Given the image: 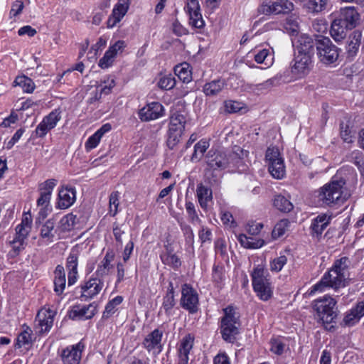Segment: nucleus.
I'll return each mask as SVG.
<instances>
[{
  "label": "nucleus",
  "mask_w": 364,
  "mask_h": 364,
  "mask_svg": "<svg viewBox=\"0 0 364 364\" xmlns=\"http://www.w3.org/2000/svg\"><path fill=\"white\" fill-rule=\"evenodd\" d=\"M345 184L346 181L343 178L333 177L316 191L318 200L328 206L343 203L346 200V197L343 196Z\"/></svg>",
  "instance_id": "obj_1"
},
{
  "label": "nucleus",
  "mask_w": 364,
  "mask_h": 364,
  "mask_svg": "<svg viewBox=\"0 0 364 364\" xmlns=\"http://www.w3.org/2000/svg\"><path fill=\"white\" fill-rule=\"evenodd\" d=\"M254 291L259 299L268 301L273 295V286L268 270L262 264L255 266L250 273Z\"/></svg>",
  "instance_id": "obj_2"
},
{
  "label": "nucleus",
  "mask_w": 364,
  "mask_h": 364,
  "mask_svg": "<svg viewBox=\"0 0 364 364\" xmlns=\"http://www.w3.org/2000/svg\"><path fill=\"white\" fill-rule=\"evenodd\" d=\"M349 265V259L347 257H341L336 260L330 270L323 274L331 288L337 289L346 287Z\"/></svg>",
  "instance_id": "obj_3"
},
{
  "label": "nucleus",
  "mask_w": 364,
  "mask_h": 364,
  "mask_svg": "<svg viewBox=\"0 0 364 364\" xmlns=\"http://www.w3.org/2000/svg\"><path fill=\"white\" fill-rule=\"evenodd\" d=\"M316 46L318 57L323 63L332 64L338 58V48L333 44L330 38L321 37L317 39Z\"/></svg>",
  "instance_id": "obj_4"
},
{
  "label": "nucleus",
  "mask_w": 364,
  "mask_h": 364,
  "mask_svg": "<svg viewBox=\"0 0 364 364\" xmlns=\"http://www.w3.org/2000/svg\"><path fill=\"white\" fill-rule=\"evenodd\" d=\"M337 301L329 295H324L314 300L312 308L320 318H336L338 316Z\"/></svg>",
  "instance_id": "obj_5"
},
{
  "label": "nucleus",
  "mask_w": 364,
  "mask_h": 364,
  "mask_svg": "<svg viewBox=\"0 0 364 364\" xmlns=\"http://www.w3.org/2000/svg\"><path fill=\"white\" fill-rule=\"evenodd\" d=\"M266 159L269 163V171L277 179H281L285 175V166L280 154L276 148H268L266 152Z\"/></svg>",
  "instance_id": "obj_6"
},
{
  "label": "nucleus",
  "mask_w": 364,
  "mask_h": 364,
  "mask_svg": "<svg viewBox=\"0 0 364 364\" xmlns=\"http://www.w3.org/2000/svg\"><path fill=\"white\" fill-rule=\"evenodd\" d=\"M312 67V56L295 54L294 64L291 67V78L301 79L306 76Z\"/></svg>",
  "instance_id": "obj_7"
},
{
  "label": "nucleus",
  "mask_w": 364,
  "mask_h": 364,
  "mask_svg": "<svg viewBox=\"0 0 364 364\" xmlns=\"http://www.w3.org/2000/svg\"><path fill=\"white\" fill-rule=\"evenodd\" d=\"M61 119V111L60 109H55L48 115L45 116L38 124L35 130L36 137L43 138L47 133L54 129L58 122Z\"/></svg>",
  "instance_id": "obj_8"
},
{
  "label": "nucleus",
  "mask_w": 364,
  "mask_h": 364,
  "mask_svg": "<svg viewBox=\"0 0 364 364\" xmlns=\"http://www.w3.org/2000/svg\"><path fill=\"white\" fill-rule=\"evenodd\" d=\"M165 115V108L159 102L147 103L138 112V117L142 122H150Z\"/></svg>",
  "instance_id": "obj_9"
},
{
  "label": "nucleus",
  "mask_w": 364,
  "mask_h": 364,
  "mask_svg": "<svg viewBox=\"0 0 364 364\" xmlns=\"http://www.w3.org/2000/svg\"><path fill=\"white\" fill-rule=\"evenodd\" d=\"M181 304L190 313L196 312L198 309V296L196 290L189 284L182 286Z\"/></svg>",
  "instance_id": "obj_10"
},
{
  "label": "nucleus",
  "mask_w": 364,
  "mask_h": 364,
  "mask_svg": "<svg viewBox=\"0 0 364 364\" xmlns=\"http://www.w3.org/2000/svg\"><path fill=\"white\" fill-rule=\"evenodd\" d=\"M80 298L87 301L97 296L103 287V282L98 277H90L80 285Z\"/></svg>",
  "instance_id": "obj_11"
},
{
  "label": "nucleus",
  "mask_w": 364,
  "mask_h": 364,
  "mask_svg": "<svg viewBox=\"0 0 364 364\" xmlns=\"http://www.w3.org/2000/svg\"><path fill=\"white\" fill-rule=\"evenodd\" d=\"M84 348L85 345L80 341L75 345L63 349L60 353L63 364H79Z\"/></svg>",
  "instance_id": "obj_12"
},
{
  "label": "nucleus",
  "mask_w": 364,
  "mask_h": 364,
  "mask_svg": "<svg viewBox=\"0 0 364 364\" xmlns=\"http://www.w3.org/2000/svg\"><path fill=\"white\" fill-rule=\"evenodd\" d=\"M229 153L210 149L206 156V163L213 170L224 169L228 168Z\"/></svg>",
  "instance_id": "obj_13"
},
{
  "label": "nucleus",
  "mask_w": 364,
  "mask_h": 364,
  "mask_svg": "<svg viewBox=\"0 0 364 364\" xmlns=\"http://www.w3.org/2000/svg\"><path fill=\"white\" fill-rule=\"evenodd\" d=\"M294 9V4L289 0H277L269 4H262L261 11L263 14H287Z\"/></svg>",
  "instance_id": "obj_14"
},
{
  "label": "nucleus",
  "mask_w": 364,
  "mask_h": 364,
  "mask_svg": "<svg viewBox=\"0 0 364 364\" xmlns=\"http://www.w3.org/2000/svg\"><path fill=\"white\" fill-rule=\"evenodd\" d=\"M126 47L125 42L123 41H118L112 46H109V49L105 52L104 56L100 60L98 65L102 68H108L110 67L114 60V58L119 54L122 53Z\"/></svg>",
  "instance_id": "obj_15"
},
{
  "label": "nucleus",
  "mask_w": 364,
  "mask_h": 364,
  "mask_svg": "<svg viewBox=\"0 0 364 364\" xmlns=\"http://www.w3.org/2000/svg\"><path fill=\"white\" fill-rule=\"evenodd\" d=\"M343 23L353 29L356 27L360 20V14L355 7L348 6L341 8L336 16Z\"/></svg>",
  "instance_id": "obj_16"
},
{
  "label": "nucleus",
  "mask_w": 364,
  "mask_h": 364,
  "mask_svg": "<svg viewBox=\"0 0 364 364\" xmlns=\"http://www.w3.org/2000/svg\"><path fill=\"white\" fill-rule=\"evenodd\" d=\"M186 10L189 15V23L196 28H202L205 21L200 13V5L198 0H189L186 5Z\"/></svg>",
  "instance_id": "obj_17"
},
{
  "label": "nucleus",
  "mask_w": 364,
  "mask_h": 364,
  "mask_svg": "<svg viewBox=\"0 0 364 364\" xmlns=\"http://www.w3.org/2000/svg\"><path fill=\"white\" fill-rule=\"evenodd\" d=\"M240 323L239 320H222L221 333L223 338L229 343H233L239 333Z\"/></svg>",
  "instance_id": "obj_18"
},
{
  "label": "nucleus",
  "mask_w": 364,
  "mask_h": 364,
  "mask_svg": "<svg viewBox=\"0 0 364 364\" xmlns=\"http://www.w3.org/2000/svg\"><path fill=\"white\" fill-rule=\"evenodd\" d=\"M129 0L118 1L114 6L112 15L107 20L108 28H113L123 18L129 9Z\"/></svg>",
  "instance_id": "obj_19"
},
{
  "label": "nucleus",
  "mask_w": 364,
  "mask_h": 364,
  "mask_svg": "<svg viewBox=\"0 0 364 364\" xmlns=\"http://www.w3.org/2000/svg\"><path fill=\"white\" fill-rule=\"evenodd\" d=\"M295 48V54L306 55L313 57L314 41L306 35H301L296 40H292Z\"/></svg>",
  "instance_id": "obj_20"
},
{
  "label": "nucleus",
  "mask_w": 364,
  "mask_h": 364,
  "mask_svg": "<svg viewBox=\"0 0 364 364\" xmlns=\"http://www.w3.org/2000/svg\"><path fill=\"white\" fill-rule=\"evenodd\" d=\"M97 311V306L94 304L89 305H75L69 311V318L84 317V318H92Z\"/></svg>",
  "instance_id": "obj_21"
},
{
  "label": "nucleus",
  "mask_w": 364,
  "mask_h": 364,
  "mask_svg": "<svg viewBox=\"0 0 364 364\" xmlns=\"http://www.w3.org/2000/svg\"><path fill=\"white\" fill-rule=\"evenodd\" d=\"M161 337L162 333L155 329L145 338L143 343L144 348L154 354L159 353L161 351Z\"/></svg>",
  "instance_id": "obj_22"
},
{
  "label": "nucleus",
  "mask_w": 364,
  "mask_h": 364,
  "mask_svg": "<svg viewBox=\"0 0 364 364\" xmlns=\"http://www.w3.org/2000/svg\"><path fill=\"white\" fill-rule=\"evenodd\" d=\"M244 156H247V151H244L240 147L229 153L228 161H230L228 167L235 168L239 172H244L247 170V166L243 161Z\"/></svg>",
  "instance_id": "obj_23"
},
{
  "label": "nucleus",
  "mask_w": 364,
  "mask_h": 364,
  "mask_svg": "<svg viewBox=\"0 0 364 364\" xmlns=\"http://www.w3.org/2000/svg\"><path fill=\"white\" fill-rule=\"evenodd\" d=\"M76 192L73 188H62L58 193L57 207L60 209L70 208L75 201Z\"/></svg>",
  "instance_id": "obj_24"
},
{
  "label": "nucleus",
  "mask_w": 364,
  "mask_h": 364,
  "mask_svg": "<svg viewBox=\"0 0 364 364\" xmlns=\"http://www.w3.org/2000/svg\"><path fill=\"white\" fill-rule=\"evenodd\" d=\"M53 284L55 293L60 296L63 294L66 285V277L64 267L58 264L53 272Z\"/></svg>",
  "instance_id": "obj_25"
},
{
  "label": "nucleus",
  "mask_w": 364,
  "mask_h": 364,
  "mask_svg": "<svg viewBox=\"0 0 364 364\" xmlns=\"http://www.w3.org/2000/svg\"><path fill=\"white\" fill-rule=\"evenodd\" d=\"M193 346V338L190 335L186 336L181 341L178 349V364H188V355Z\"/></svg>",
  "instance_id": "obj_26"
},
{
  "label": "nucleus",
  "mask_w": 364,
  "mask_h": 364,
  "mask_svg": "<svg viewBox=\"0 0 364 364\" xmlns=\"http://www.w3.org/2000/svg\"><path fill=\"white\" fill-rule=\"evenodd\" d=\"M252 53L255 60L257 63H262L267 67H269L273 64L274 53L272 49L255 48Z\"/></svg>",
  "instance_id": "obj_27"
},
{
  "label": "nucleus",
  "mask_w": 364,
  "mask_h": 364,
  "mask_svg": "<svg viewBox=\"0 0 364 364\" xmlns=\"http://www.w3.org/2000/svg\"><path fill=\"white\" fill-rule=\"evenodd\" d=\"M225 86V80L220 79L213 80L203 85V92L208 97H215L222 92Z\"/></svg>",
  "instance_id": "obj_28"
},
{
  "label": "nucleus",
  "mask_w": 364,
  "mask_h": 364,
  "mask_svg": "<svg viewBox=\"0 0 364 364\" xmlns=\"http://www.w3.org/2000/svg\"><path fill=\"white\" fill-rule=\"evenodd\" d=\"M330 220L331 217L326 214L318 215L311 223V228L312 232L317 236L321 235L330 223Z\"/></svg>",
  "instance_id": "obj_29"
},
{
  "label": "nucleus",
  "mask_w": 364,
  "mask_h": 364,
  "mask_svg": "<svg viewBox=\"0 0 364 364\" xmlns=\"http://www.w3.org/2000/svg\"><path fill=\"white\" fill-rule=\"evenodd\" d=\"M348 29V26L336 18L331 23V35L336 41H340L346 37Z\"/></svg>",
  "instance_id": "obj_30"
},
{
  "label": "nucleus",
  "mask_w": 364,
  "mask_h": 364,
  "mask_svg": "<svg viewBox=\"0 0 364 364\" xmlns=\"http://www.w3.org/2000/svg\"><path fill=\"white\" fill-rule=\"evenodd\" d=\"M362 33L359 31H354L350 36L346 46V50L349 56H354L359 50L361 43Z\"/></svg>",
  "instance_id": "obj_31"
},
{
  "label": "nucleus",
  "mask_w": 364,
  "mask_h": 364,
  "mask_svg": "<svg viewBox=\"0 0 364 364\" xmlns=\"http://www.w3.org/2000/svg\"><path fill=\"white\" fill-rule=\"evenodd\" d=\"M114 259V254L112 251H107L99 264L96 270V274L98 276H103L108 274L109 271L112 269V262Z\"/></svg>",
  "instance_id": "obj_32"
},
{
  "label": "nucleus",
  "mask_w": 364,
  "mask_h": 364,
  "mask_svg": "<svg viewBox=\"0 0 364 364\" xmlns=\"http://www.w3.org/2000/svg\"><path fill=\"white\" fill-rule=\"evenodd\" d=\"M196 193L200 205L203 209H206L208 202L213 199L212 190L203 184H199L197 187Z\"/></svg>",
  "instance_id": "obj_33"
},
{
  "label": "nucleus",
  "mask_w": 364,
  "mask_h": 364,
  "mask_svg": "<svg viewBox=\"0 0 364 364\" xmlns=\"http://www.w3.org/2000/svg\"><path fill=\"white\" fill-rule=\"evenodd\" d=\"M184 129L168 125L166 144L169 149H173L179 143Z\"/></svg>",
  "instance_id": "obj_34"
},
{
  "label": "nucleus",
  "mask_w": 364,
  "mask_h": 364,
  "mask_svg": "<svg viewBox=\"0 0 364 364\" xmlns=\"http://www.w3.org/2000/svg\"><path fill=\"white\" fill-rule=\"evenodd\" d=\"M50 199L51 196H48V194L40 193V197L37 200V206L39 208V215L43 218H46L52 210Z\"/></svg>",
  "instance_id": "obj_35"
},
{
  "label": "nucleus",
  "mask_w": 364,
  "mask_h": 364,
  "mask_svg": "<svg viewBox=\"0 0 364 364\" xmlns=\"http://www.w3.org/2000/svg\"><path fill=\"white\" fill-rule=\"evenodd\" d=\"M328 0H304V6L309 13L318 14L326 9Z\"/></svg>",
  "instance_id": "obj_36"
},
{
  "label": "nucleus",
  "mask_w": 364,
  "mask_h": 364,
  "mask_svg": "<svg viewBox=\"0 0 364 364\" xmlns=\"http://www.w3.org/2000/svg\"><path fill=\"white\" fill-rule=\"evenodd\" d=\"M23 330L21 332L16 338V348H21L32 343V330L30 327L23 325Z\"/></svg>",
  "instance_id": "obj_37"
},
{
  "label": "nucleus",
  "mask_w": 364,
  "mask_h": 364,
  "mask_svg": "<svg viewBox=\"0 0 364 364\" xmlns=\"http://www.w3.org/2000/svg\"><path fill=\"white\" fill-rule=\"evenodd\" d=\"M175 74L184 83H188L192 80V73L190 65L184 63L176 65L174 68Z\"/></svg>",
  "instance_id": "obj_38"
},
{
  "label": "nucleus",
  "mask_w": 364,
  "mask_h": 364,
  "mask_svg": "<svg viewBox=\"0 0 364 364\" xmlns=\"http://www.w3.org/2000/svg\"><path fill=\"white\" fill-rule=\"evenodd\" d=\"M14 82L16 86L21 87L23 91L27 93L33 92L36 87L33 80L25 75L16 77Z\"/></svg>",
  "instance_id": "obj_39"
},
{
  "label": "nucleus",
  "mask_w": 364,
  "mask_h": 364,
  "mask_svg": "<svg viewBox=\"0 0 364 364\" xmlns=\"http://www.w3.org/2000/svg\"><path fill=\"white\" fill-rule=\"evenodd\" d=\"M273 205L277 210L284 213H289L293 209V205L289 199L282 195L275 196Z\"/></svg>",
  "instance_id": "obj_40"
},
{
  "label": "nucleus",
  "mask_w": 364,
  "mask_h": 364,
  "mask_svg": "<svg viewBox=\"0 0 364 364\" xmlns=\"http://www.w3.org/2000/svg\"><path fill=\"white\" fill-rule=\"evenodd\" d=\"M209 146V141L206 139H203L197 142L194 146V151L192 154L191 160L193 161H199L203 156Z\"/></svg>",
  "instance_id": "obj_41"
},
{
  "label": "nucleus",
  "mask_w": 364,
  "mask_h": 364,
  "mask_svg": "<svg viewBox=\"0 0 364 364\" xmlns=\"http://www.w3.org/2000/svg\"><path fill=\"white\" fill-rule=\"evenodd\" d=\"M170 126L173 127H178L180 129H185V125L187 120L186 114L184 112H173L170 116Z\"/></svg>",
  "instance_id": "obj_42"
},
{
  "label": "nucleus",
  "mask_w": 364,
  "mask_h": 364,
  "mask_svg": "<svg viewBox=\"0 0 364 364\" xmlns=\"http://www.w3.org/2000/svg\"><path fill=\"white\" fill-rule=\"evenodd\" d=\"M283 27L290 35L297 34L299 28L298 17L295 16L287 17L283 23Z\"/></svg>",
  "instance_id": "obj_43"
},
{
  "label": "nucleus",
  "mask_w": 364,
  "mask_h": 364,
  "mask_svg": "<svg viewBox=\"0 0 364 364\" xmlns=\"http://www.w3.org/2000/svg\"><path fill=\"white\" fill-rule=\"evenodd\" d=\"M161 259L162 262L173 269H178L181 265L180 258L175 254L171 252H167L163 255H161Z\"/></svg>",
  "instance_id": "obj_44"
},
{
  "label": "nucleus",
  "mask_w": 364,
  "mask_h": 364,
  "mask_svg": "<svg viewBox=\"0 0 364 364\" xmlns=\"http://www.w3.org/2000/svg\"><path fill=\"white\" fill-rule=\"evenodd\" d=\"M76 219V215L73 213L67 214L60 219L59 228L63 232L70 231L75 227Z\"/></svg>",
  "instance_id": "obj_45"
},
{
  "label": "nucleus",
  "mask_w": 364,
  "mask_h": 364,
  "mask_svg": "<svg viewBox=\"0 0 364 364\" xmlns=\"http://www.w3.org/2000/svg\"><path fill=\"white\" fill-rule=\"evenodd\" d=\"M115 80L112 77H106L103 80L100 82V83L97 86V89H99L104 95H107L111 93L112 90L115 86Z\"/></svg>",
  "instance_id": "obj_46"
},
{
  "label": "nucleus",
  "mask_w": 364,
  "mask_h": 364,
  "mask_svg": "<svg viewBox=\"0 0 364 364\" xmlns=\"http://www.w3.org/2000/svg\"><path fill=\"white\" fill-rule=\"evenodd\" d=\"M180 228L185 237L186 244L189 247H193L194 244V233L193 229L189 225L185 223H181Z\"/></svg>",
  "instance_id": "obj_47"
},
{
  "label": "nucleus",
  "mask_w": 364,
  "mask_h": 364,
  "mask_svg": "<svg viewBox=\"0 0 364 364\" xmlns=\"http://www.w3.org/2000/svg\"><path fill=\"white\" fill-rule=\"evenodd\" d=\"M175 304L174 288L172 282L168 284V292L164 298L163 307L167 312L171 309Z\"/></svg>",
  "instance_id": "obj_48"
},
{
  "label": "nucleus",
  "mask_w": 364,
  "mask_h": 364,
  "mask_svg": "<svg viewBox=\"0 0 364 364\" xmlns=\"http://www.w3.org/2000/svg\"><path fill=\"white\" fill-rule=\"evenodd\" d=\"M55 227V223L51 220H47L41 227V235L43 238L47 239L48 241H51L53 235V230Z\"/></svg>",
  "instance_id": "obj_49"
},
{
  "label": "nucleus",
  "mask_w": 364,
  "mask_h": 364,
  "mask_svg": "<svg viewBox=\"0 0 364 364\" xmlns=\"http://www.w3.org/2000/svg\"><path fill=\"white\" fill-rule=\"evenodd\" d=\"M289 221L287 219H283L279 221L274 226L272 231V237L278 238L282 236L289 229Z\"/></svg>",
  "instance_id": "obj_50"
},
{
  "label": "nucleus",
  "mask_w": 364,
  "mask_h": 364,
  "mask_svg": "<svg viewBox=\"0 0 364 364\" xmlns=\"http://www.w3.org/2000/svg\"><path fill=\"white\" fill-rule=\"evenodd\" d=\"M57 183L58 181L56 179L51 178L40 183L38 186L40 193L48 194V196H51L52 192L56 186Z\"/></svg>",
  "instance_id": "obj_51"
},
{
  "label": "nucleus",
  "mask_w": 364,
  "mask_h": 364,
  "mask_svg": "<svg viewBox=\"0 0 364 364\" xmlns=\"http://www.w3.org/2000/svg\"><path fill=\"white\" fill-rule=\"evenodd\" d=\"M120 193L118 191L112 192L109 196V213L112 216H115L118 213V207L119 205Z\"/></svg>",
  "instance_id": "obj_52"
},
{
  "label": "nucleus",
  "mask_w": 364,
  "mask_h": 364,
  "mask_svg": "<svg viewBox=\"0 0 364 364\" xmlns=\"http://www.w3.org/2000/svg\"><path fill=\"white\" fill-rule=\"evenodd\" d=\"M53 326V320H35L34 331L41 334L50 331Z\"/></svg>",
  "instance_id": "obj_53"
},
{
  "label": "nucleus",
  "mask_w": 364,
  "mask_h": 364,
  "mask_svg": "<svg viewBox=\"0 0 364 364\" xmlns=\"http://www.w3.org/2000/svg\"><path fill=\"white\" fill-rule=\"evenodd\" d=\"M364 316V301L358 302L347 314L346 318H361Z\"/></svg>",
  "instance_id": "obj_54"
},
{
  "label": "nucleus",
  "mask_w": 364,
  "mask_h": 364,
  "mask_svg": "<svg viewBox=\"0 0 364 364\" xmlns=\"http://www.w3.org/2000/svg\"><path fill=\"white\" fill-rule=\"evenodd\" d=\"M287 262V258L285 255H281L272 259L270 262L269 267L272 272H279Z\"/></svg>",
  "instance_id": "obj_55"
},
{
  "label": "nucleus",
  "mask_w": 364,
  "mask_h": 364,
  "mask_svg": "<svg viewBox=\"0 0 364 364\" xmlns=\"http://www.w3.org/2000/svg\"><path fill=\"white\" fill-rule=\"evenodd\" d=\"M25 241L26 240H24L15 237L12 241H10L12 250L9 252V254L12 257L18 255L25 248Z\"/></svg>",
  "instance_id": "obj_56"
},
{
  "label": "nucleus",
  "mask_w": 364,
  "mask_h": 364,
  "mask_svg": "<svg viewBox=\"0 0 364 364\" xmlns=\"http://www.w3.org/2000/svg\"><path fill=\"white\" fill-rule=\"evenodd\" d=\"M78 255L76 250H72L66 262V268L68 272L77 271Z\"/></svg>",
  "instance_id": "obj_57"
},
{
  "label": "nucleus",
  "mask_w": 364,
  "mask_h": 364,
  "mask_svg": "<svg viewBox=\"0 0 364 364\" xmlns=\"http://www.w3.org/2000/svg\"><path fill=\"white\" fill-rule=\"evenodd\" d=\"M186 213L188 214V216L189 218V220L191 223L196 224V223H200V219L199 218L194 204L191 201H186Z\"/></svg>",
  "instance_id": "obj_58"
},
{
  "label": "nucleus",
  "mask_w": 364,
  "mask_h": 364,
  "mask_svg": "<svg viewBox=\"0 0 364 364\" xmlns=\"http://www.w3.org/2000/svg\"><path fill=\"white\" fill-rule=\"evenodd\" d=\"M122 296H117L110 301L105 306L104 316L109 317L112 316V314L115 311L116 306L119 305L122 302Z\"/></svg>",
  "instance_id": "obj_59"
},
{
  "label": "nucleus",
  "mask_w": 364,
  "mask_h": 364,
  "mask_svg": "<svg viewBox=\"0 0 364 364\" xmlns=\"http://www.w3.org/2000/svg\"><path fill=\"white\" fill-rule=\"evenodd\" d=\"M56 314V309L53 306H44L38 311L36 318H54Z\"/></svg>",
  "instance_id": "obj_60"
},
{
  "label": "nucleus",
  "mask_w": 364,
  "mask_h": 364,
  "mask_svg": "<svg viewBox=\"0 0 364 364\" xmlns=\"http://www.w3.org/2000/svg\"><path fill=\"white\" fill-rule=\"evenodd\" d=\"M158 84L160 88L168 90L176 85V80L172 75H168L161 77Z\"/></svg>",
  "instance_id": "obj_61"
},
{
  "label": "nucleus",
  "mask_w": 364,
  "mask_h": 364,
  "mask_svg": "<svg viewBox=\"0 0 364 364\" xmlns=\"http://www.w3.org/2000/svg\"><path fill=\"white\" fill-rule=\"evenodd\" d=\"M327 288H331L329 283H328L326 278L323 275L319 282L312 286L310 294H314L316 292H323Z\"/></svg>",
  "instance_id": "obj_62"
},
{
  "label": "nucleus",
  "mask_w": 364,
  "mask_h": 364,
  "mask_svg": "<svg viewBox=\"0 0 364 364\" xmlns=\"http://www.w3.org/2000/svg\"><path fill=\"white\" fill-rule=\"evenodd\" d=\"M341 137L346 143H351L353 141L352 131L347 124H344L343 122L341 124Z\"/></svg>",
  "instance_id": "obj_63"
},
{
  "label": "nucleus",
  "mask_w": 364,
  "mask_h": 364,
  "mask_svg": "<svg viewBox=\"0 0 364 364\" xmlns=\"http://www.w3.org/2000/svg\"><path fill=\"white\" fill-rule=\"evenodd\" d=\"M24 8L23 2L21 0H16L12 3L11 9L9 13L10 18L16 17L21 14Z\"/></svg>",
  "instance_id": "obj_64"
}]
</instances>
